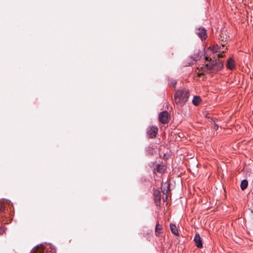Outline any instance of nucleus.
Listing matches in <instances>:
<instances>
[{"mask_svg":"<svg viewBox=\"0 0 253 253\" xmlns=\"http://www.w3.org/2000/svg\"><path fill=\"white\" fill-rule=\"evenodd\" d=\"M197 68L199 70L198 76L205 74L215 73L223 67V64H198Z\"/></svg>","mask_w":253,"mask_h":253,"instance_id":"obj_1","label":"nucleus"},{"mask_svg":"<svg viewBox=\"0 0 253 253\" xmlns=\"http://www.w3.org/2000/svg\"><path fill=\"white\" fill-rule=\"evenodd\" d=\"M190 96L189 91L186 89H177L174 95V100L177 105L183 106Z\"/></svg>","mask_w":253,"mask_h":253,"instance_id":"obj_2","label":"nucleus"},{"mask_svg":"<svg viewBox=\"0 0 253 253\" xmlns=\"http://www.w3.org/2000/svg\"><path fill=\"white\" fill-rule=\"evenodd\" d=\"M221 46H219L217 44L213 45L212 46H210L208 47L207 50L211 51L212 54L221 51ZM212 58H215V57H213V55L211 57V55L209 56L206 54V52L205 53V58L206 61H212Z\"/></svg>","mask_w":253,"mask_h":253,"instance_id":"obj_3","label":"nucleus"},{"mask_svg":"<svg viewBox=\"0 0 253 253\" xmlns=\"http://www.w3.org/2000/svg\"><path fill=\"white\" fill-rule=\"evenodd\" d=\"M169 119V115L167 111H162L159 115V120L162 124H166L168 123Z\"/></svg>","mask_w":253,"mask_h":253,"instance_id":"obj_4","label":"nucleus"},{"mask_svg":"<svg viewBox=\"0 0 253 253\" xmlns=\"http://www.w3.org/2000/svg\"><path fill=\"white\" fill-rule=\"evenodd\" d=\"M158 128L156 126H152L149 127L147 130V135L149 138H153L156 137Z\"/></svg>","mask_w":253,"mask_h":253,"instance_id":"obj_5","label":"nucleus"},{"mask_svg":"<svg viewBox=\"0 0 253 253\" xmlns=\"http://www.w3.org/2000/svg\"><path fill=\"white\" fill-rule=\"evenodd\" d=\"M196 34L202 41L205 40L207 37L206 30L204 28H199L197 29Z\"/></svg>","mask_w":253,"mask_h":253,"instance_id":"obj_6","label":"nucleus"},{"mask_svg":"<svg viewBox=\"0 0 253 253\" xmlns=\"http://www.w3.org/2000/svg\"><path fill=\"white\" fill-rule=\"evenodd\" d=\"M194 241L197 248L200 249L203 248V241L199 234L197 233L195 235L194 238Z\"/></svg>","mask_w":253,"mask_h":253,"instance_id":"obj_7","label":"nucleus"},{"mask_svg":"<svg viewBox=\"0 0 253 253\" xmlns=\"http://www.w3.org/2000/svg\"><path fill=\"white\" fill-rule=\"evenodd\" d=\"M154 200L156 206H160L161 204V194L159 190H156L154 193Z\"/></svg>","mask_w":253,"mask_h":253,"instance_id":"obj_8","label":"nucleus"},{"mask_svg":"<svg viewBox=\"0 0 253 253\" xmlns=\"http://www.w3.org/2000/svg\"><path fill=\"white\" fill-rule=\"evenodd\" d=\"M155 234L156 236H159V235L163 232V228L162 224H160L158 221L155 229Z\"/></svg>","mask_w":253,"mask_h":253,"instance_id":"obj_9","label":"nucleus"},{"mask_svg":"<svg viewBox=\"0 0 253 253\" xmlns=\"http://www.w3.org/2000/svg\"><path fill=\"white\" fill-rule=\"evenodd\" d=\"M169 226L171 233L174 235L178 236L179 235V234L176 225L173 223H170Z\"/></svg>","mask_w":253,"mask_h":253,"instance_id":"obj_10","label":"nucleus"},{"mask_svg":"<svg viewBox=\"0 0 253 253\" xmlns=\"http://www.w3.org/2000/svg\"><path fill=\"white\" fill-rule=\"evenodd\" d=\"M44 248L42 245L33 248L30 253H43Z\"/></svg>","mask_w":253,"mask_h":253,"instance_id":"obj_11","label":"nucleus"},{"mask_svg":"<svg viewBox=\"0 0 253 253\" xmlns=\"http://www.w3.org/2000/svg\"><path fill=\"white\" fill-rule=\"evenodd\" d=\"M202 55V51L198 50L197 52L195 53L191 56V58H192L194 61L196 62L200 59Z\"/></svg>","mask_w":253,"mask_h":253,"instance_id":"obj_12","label":"nucleus"},{"mask_svg":"<svg viewBox=\"0 0 253 253\" xmlns=\"http://www.w3.org/2000/svg\"><path fill=\"white\" fill-rule=\"evenodd\" d=\"M202 101V99L200 96L198 95H195L194 96L193 99L192 100V103L193 104L196 106H198L200 103Z\"/></svg>","mask_w":253,"mask_h":253,"instance_id":"obj_13","label":"nucleus"},{"mask_svg":"<svg viewBox=\"0 0 253 253\" xmlns=\"http://www.w3.org/2000/svg\"><path fill=\"white\" fill-rule=\"evenodd\" d=\"M166 168H167V167H166V165L158 164L157 165L156 169L157 172H158L160 173H163L166 170Z\"/></svg>","mask_w":253,"mask_h":253,"instance_id":"obj_14","label":"nucleus"},{"mask_svg":"<svg viewBox=\"0 0 253 253\" xmlns=\"http://www.w3.org/2000/svg\"><path fill=\"white\" fill-rule=\"evenodd\" d=\"M248 180L247 179H244V180H242V181L241 182V185H240L241 189L242 190H244L247 188V187H248Z\"/></svg>","mask_w":253,"mask_h":253,"instance_id":"obj_15","label":"nucleus"},{"mask_svg":"<svg viewBox=\"0 0 253 253\" xmlns=\"http://www.w3.org/2000/svg\"><path fill=\"white\" fill-rule=\"evenodd\" d=\"M154 148L153 146H149L146 149V151L149 155H152L153 153Z\"/></svg>","mask_w":253,"mask_h":253,"instance_id":"obj_16","label":"nucleus"},{"mask_svg":"<svg viewBox=\"0 0 253 253\" xmlns=\"http://www.w3.org/2000/svg\"><path fill=\"white\" fill-rule=\"evenodd\" d=\"M169 84L170 85H171L174 87H175V84H176V81L175 80L171 79V80H169Z\"/></svg>","mask_w":253,"mask_h":253,"instance_id":"obj_17","label":"nucleus"},{"mask_svg":"<svg viewBox=\"0 0 253 253\" xmlns=\"http://www.w3.org/2000/svg\"><path fill=\"white\" fill-rule=\"evenodd\" d=\"M227 69L230 70H233L235 68L236 64H226Z\"/></svg>","mask_w":253,"mask_h":253,"instance_id":"obj_18","label":"nucleus"},{"mask_svg":"<svg viewBox=\"0 0 253 253\" xmlns=\"http://www.w3.org/2000/svg\"><path fill=\"white\" fill-rule=\"evenodd\" d=\"M5 231V229L3 226H0V235H2Z\"/></svg>","mask_w":253,"mask_h":253,"instance_id":"obj_19","label":"nucleus"},{"mask_svg":"<svg viewBox=\"0 0 253 253\" xmlns=\"http://www.w3.org/2000/svg\"><path fill=\"white\" fill-rule=\"evenodd\" d=\"M232 62H234V61L233 58L231 57L228 58L226 63H231Z\"/></svg>","mask_w":253,"mask_h":253,"instance_id":"obj_20","label":"nucleus"},{"mask_svg":"<svg viewBox=\"0 0 253 253\" xmlns=\"http://www.w3.org/2000/svg\"><path fill=\"white\" fill-rule=\"evenodd\" d=\"M223 52H224V50H222V53H219L216 54L217 58H218L222 57L223 56Z\"/></svg>","mask_w":253,"mask_h":253,"instance_id":"obj_21","label":"nucleus"},{"mask_svg":"<svg viewBox=\"0 0 253 253\" xmlns=\"http://www.w3.org/2000/svg\"><path fill=\"white\" fill-rule=\"evenodd\" d=\"M168 190H166V195H165V197H164L163 198V201L164 202H166L167 199H168Z\"/></svg>","mask_w":253,"mask_h":253,"instance_id":"obj_22","label":"nucleus"},{"mask_svg":"<svg viewBox=\"0 0 253 253\" xmlns=\"http://www.w3.org/2000/svg\"><path fill=\"white\" fill-rule=\"evenodd\" d=\"M0 212H4L5 211V207L4 206H1V207L0 208Z\"/></svg>","mask_w":253,"mask_h":253,"instance_id":"obj_23","label":"nucleus"},{"mask_svg":"<svg viewBox=\"0 0 253 253\" xmlns=\"http://www.w3.org/2000/svg\"><path fill=\"white\" fill-rule=\"evenodd\" d=\"M166 190H168V191H169V189H164V190H162L163 194L164 195H166Z\"/></svg>","mask_w":253,"mask_h":253,"instance_id":"obj_24","label":"nucleus"},{"mask_svg":"<svg viewBox=\"0 0 253 253\" xmlns=\"http://www.w3.org/2000/svg\"><path fill=\"white\" fill-rule=\"evenodd\" d=\"M213 128H214L215 129H218V125H217L216 124H214V126H213Z\"/></svg>","mask_w":253,"mask_h":253,"instance_id":"obj_25","label":"nucleus"},{"mask_svg":"<svg viewBox=\"0 0 253 253\" xmlns=\"http://www.w3.org/2000/svg\"><path fill=\"white\" fill-rule=\"evenodd\" d=\"M224 61H220V60H219L218 61H217V62H216L215 63H220V64H222L223 63Z\"/></svg>","mask_w":253,"mask_h":253,"instance_id":"obj_26","label":"nucleus"},{"mask_svg":"<svg viewBox=\"0 0 253 253\" xmlns=\"http://www.w3.org/2000/svg\"><path fill=\"white\" fill-rule=\"evenodd\" d=\"M225 42H224L223 43H221V45H222V47H224V45H225V44H226V43H225Z\"/></svg>","mask_w":253,"mask_h":253,"instance_id":"obj_27","label":"nucleus"},{"mask_svg":"<svg viewBox=\"0 0 253 253\" xmlns=\"http://www.w3.org/2000/svg\"><path fill=\"white\" fill-rule=\"evenodd\" d=\"M219 40L221 41L222 42H223V38H222V37L221 36V38H219Z\"/></svg>","mask_w":253,"mask_h":253,"instance_id":"obj_28","label":"nucleus"},{"mask_svg":"<svg viewBox=\"0 0 253 253\" xmlns=\"http://www.w3.org/2000/svg\"><path fill=\"white\" fill-rule=\"evenodd\" d=\"M191 64H188V65H186L185 66H190Z\"/></svg>","mask_w":253,"mask_h":253,"instance_id":"obj_29","label":"nucleus"}]
</instances>
